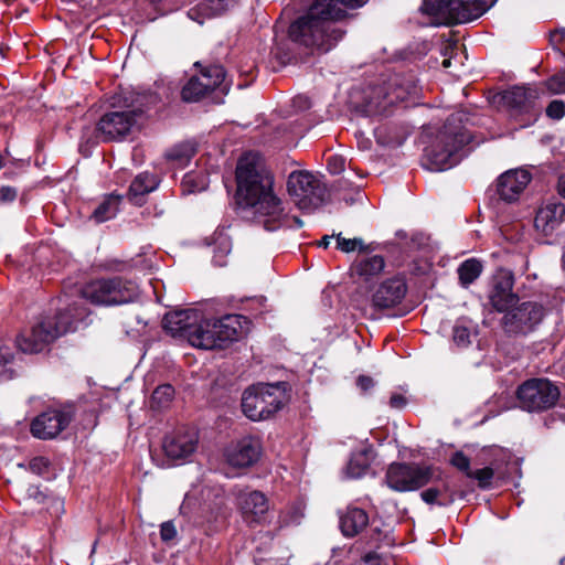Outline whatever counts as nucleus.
Segmentation results:
<instances>
[{"label": "nucleus", "mask_w": 565, "mask_h": 565, "mask_svg": "<svg viewBox=\"0 0 565 565\" xmlns=\"http://www.w3.org/2000/svg\"><path fill=\"white\" fill-rule=\"evenodd\" d=\"M558 36L565 43V32L552 34V41H555V39L558 38Z\"/></svg>", "instance_id": "57"}, {"label": "nucleus", "mask_w": 565, "mask_h": 565, "mask_svg": "<svg viewBox=\"0 0 565 565\" xmlns=\"http://www.w3.org/2000/svg\"><path fill=\"white\" fill-rule=\"evenodd\" d=\"M26 493L29 498L35 500L38 503H44L47 498V494L40 486H30Z\"/></svg>", "instance_id": "49"}, {"label": "nucleus", "mask_w": 565, "mask_h": 565, "mask_svg": "<svg viewBox=\"0 0 565 565\" xmlns=\"http://www.w3.org/2000/svg\"><path fill=\"white\" fill-rule=\"evenodd\" d=\"M516 388H557V386L545 377H533L524 381Z\"/></svg>", "instance_id": "44"}, {"label": "nucleus", "mask_w": 565, "mask_h": 565, "mask_svg": "<svg viewBox=\"0 0 565 565\" xmlns=\"http://www.w3.org/2000/svg\"><path fill=\"white\" fill-rule=\"evenodd\" d=\"M407 405V398L403 394L395 393L390 397V406L395 409H403Z\"/></svg>", "instance_id": "51"}, {"label": "nucleus", "mask_w": 565, "mask_h": 565, "mask_svg": "<svg viewBox=\"0 0 565 565\" xmlns=\"http://www.w3.org/2000/svg\"><path fill=\"white\" fill-rule=\"evenodd\" d=\"M437 478H440V475H437V477L435 476V480H434V481H436V480H437Z\"/></svg>", "instance_id": "64"}, {"label": "nucleus", "mask_w": 565, "mask_h": 565, "mask_svg": "<svg viewBox=\"0 0 565 565\" xmlns=\"http://www.w3.org/2000/svg\"><path fill=\"white\" fill-rule=\"evenodd\" d=\"M136 321L138 324H142V328H145L147 326V322L143 321L142 319H140L138 316H136Z\"/></svg>", "instance_id": "59"}, {"label": "nucleus", "mask_w": 565, "mask_h": 565, "mask_svg": "<svg viewBox=\"0 0 565 565\" xmlns=\"http://www.w3.org/2000/svg\"><path fill=\"white\" fill-rule=\"evenodd\" d=\"M235 2L236 0H203L196 8L189 11V15L195 20L198 15L204 18L218 17L234 7Z\"/></svg>", "instance_id": "31"}, {"label": "nucleus", "mask_w": 565, "mask_h": 565, "mask_svg": "<svg viewBox=\"0 0 565 565\" xmlns=\"http://www.w3.org/2000/svg\"><path fill=\"white\" fill-rule=\"evenodd\" d=\"M452 338L457 345L466 347L470 343V331L463 326H456L454 327Z\"/></svg>", "instance_id": "46"}, {"label": "nucleus", "mask_w": 565, "mask_h": 565, "mask_svg": "<svg viewBox=\"0 0 565 565\" xmlns=\"http://www.w3.org/2000/svg\"><path fill=\"white\" fill-rule=\"evenodd\" d=\"M437 470L433 465L394 461L387 467L385 483L395 492L417 491L434 482Z\"/></svg>", "instance_id": "7"}, {"label": "nucleus", "mask_w": 565, "mask_h": 565, "mask_svg": "<svg viewBox=\"0 0 565 565\" xmlns=\"http://www.w3.org/2000/svg\"><path fill=\"white\" fill-rule=\"evenodd\" d=\"M237 505L247 526L254 529L270 523L269 501L262 491H242L237 495Z\"/></svg>", "instance_id": "17"}, {"label": "nucleus", "mask_w": 565, "mask_h": 565, "mask_svg": "<svg viewBox=\"0 0 565 565\" xmlns=\"http://www.w3.org/2000/svg\"><path fill=\"white\" fill-rule=\"evenodd\" d=\"M539 92L535 87L514 86L502 94V102L509 108L511 116L524 117L521 119V127L535 122L539 116L536 100Z\"/></svg>", "instance_id": "13"}, {"label": "nucleus", "mask_w": 565, "mask_h": 565, "mask_svg": "<svg viewBox=\"0 0 565 565\" xmlns=\"http://www.w3.org/2000/svg\"><path fill=\"white\" fill-rule=\"evenodd\" d=\"M333 236L326 235L322 237V239L319 242V246L327 248L330 244V241Z\"/></svg>", "instance_id": "56"}, {"label": "nucleus", "mask_w": 565, "mask_h": 565, "mask_svg": "<svg viewBox=\"0 0 565 565\" xmlns=\"http://www.w3.org/2000/svg\"><path fill=\"white\" fill-rule=\"evenodd\" d=\"M564 221L565 204L548 202L537 210L534 226L544 235H551Z\"/></svg>", "instance_id": "24"}, {"label": "nucleus", "mask_w": 565, "mask_h": 565, "mask_svg": "<svg viewBox=\"0 0 565 565\" xmlns=\"http://www.w3.org/2000/svg\"><path fill=\"white\" fill-rule=\"evenodd\" d=\"M120 201V195L109 194L105 196L92 213L90 218L97 224L111 220L119 211Z\"/></svg>", "instance_id": "33"}, {"label": "nucleus", "mask_w": 565, "mask_h": 565, "mask_svg": "<svg viewBox=\"0 0 565 565\" xmlns=\"http://www.w3.org/2000/svg\"><path fill=\"white\" fill-rule=\"evenodd\" d=\"M497 0H424L422 10L429 15L448 17L466 23L481 17Z\"/></svg>", "instance_id": "10"}, {"label": "nucleus", "mask_w": 565, "mask_h": 565, "mask_svg": "<svg viewBox=\"0 0 565 565\" xmlns=\"http://www.w3.org/2000/svg\"><path fill=\"white\" fill-rule=\"evenodd\" d=\"M287 218H288L287 223L284 224L281 227H285V226L290 227V226H292V223H295L297 227H301L303 225L302 221L297 216H289L287 214Z\"/></svg>", "instance_id": "53"}, {"label": "nucleus", "mask_w": 565, "mask_h": 565, "mask_svg": "<svg viewBox=\"0 0 565 565\" xmlns=\"http://www.w3.org/2000/svg\"><path fill=\"white\" fill-rule=\"evenodd\" d=\"M157 186V178L149 172H142L132 180L128 191L129 199L136 204H141L142 198L156 190Z\"/></svg>", "instance_id": "30"}, {"label": "nucleus", "mask_w": 565, "mask_h": 565, "mask_svg": "<svg viewBox=\"0 0 565 565\" xmlns=\"http://www.w3.org/2000/svg\"><path fill=\"white\" fill-rule=\"evenodd\" d=\"M75 416L76 405L74 402L50 406L32 420L31 433L35 438L42 440L54 439L70 426Z\"/></svg>", "instance_id": "11"}, {"label": "nucleus", "mask_w": 565, "mask_h": 565, "mask_svg": "<svg viewBox=\"0 0 565 565\" xmlns=\"http://www.w3.org/2000/svg\"><path fill=\"white\" fill-rule=\"evenodd\" d=\"M385 262L380 255L363 256L351 266V275L360 282H367L377 277L384 269Z\"/></svg>", "instance_id": "26"}, {"label": "nucleus", "mask_w": 565, "mask_h": 565, "mask_svg": "<svg viewBox=\"0 0 565 565\" xmlns=\"http://www.w3.org/2000/svg\"><path fill=\"white\" fill-rule=\"evenodd\" d=\"M259 385H260V384H258V385L253 384V385H250L248 388H260V387H259Z\"/></svg>", "instance_id": "63"}, {"label": "nucleus", "mask_w": 565, "mask_h": 565, "mask_svg": "<svg viewBox=\"0 0 565 565\" xmlns=\"http://www.w3.org/2000/svg\"><path fill=\"white\" fill-rule=\"evenodd\" d=\"M493 477L494 469L490 466L477 470H471V472L468 473V478L477 480L478 487L482 490L489 489L491 487Z\"/></svg>", "instance_id": "37"}, {"label": "nucleus", "mask_w": 565, "mask_h": 565, "mask_svg": "<svg viewBox=\"0 0 565 565\" xmlns=\"http://www.w3.org/2000/svg\"><path fill=\"white\" fill-rule=\"evenodd\" d=\"M51 461L49 458L43 456L33 457L29 461V470L38 476H45L49 473Z\"/></svg>", "instance_id": "40"}, {"label": "nucleus", "mask_w": 565, "mask_h": 565, "mask_svg": "<svg viewBox=\"0 0 565 565\" xmlns=\"http://www.w3.org/2000/svg\"><path fill=\"white\" fill-rule=\"evenodd\" d=\"M87 385L92 386V385H95V383L92 381V379H87Z\"/></svg>", "instance_id": "62"}, {"label": "nucleus", "mask_w": 565, "mask_h": 565, "mask_svg": "<svg viewBox=\"0 0 565 565\" xmlns=\"http://www.w3.org/2000/svg\"><path fill=\"white\" fill-rule=\"evenodd\" d=\"M237 195L253 220L273 232L287 223V211L274 191V177L255 152L243 154L236 166Z\"/></svg>", "instance_id": "1"}, {"label": "nucleus", "mask_w": 565, "mask_h": 565, "mask_svg": "<svg viewBox=\"0 0 565 565\" xmlns=\"http://www.w3.org/2000/svg\"><path fill=\"white\" fill-rule=\"evenodd\" d=\"M175 391H151L147 397V404L153 412H162L167 409L174 398Z\"/></svg>", "instance_id": "36"}, {"label": "nucleus", "mask_w": 565, "mask_h": 565, "mask_svg": "<svg viewBox=\"0 0 565 565\" xmlns=\"http://www.w3.org/2000/svg\"><path fill=\"white\" fill-rule=\"evenodd\" d=\"M13 359L10 349L0 345V382L11 380L18 375Z\"/></svg>", "instance_id": "35"}, {"label": "nucleus", "mask_w": 565, "mask_h": 565, "mask_svg": "<svg viewBox=\"0 0 565 565\" xmlns=\"http://www.w3.org/2000/svg\"><path fill=\"white\" fill-rule=\"evenodd\" d=\"M374 458L375 451L372 445L352 451L345 467L347 476L352 479H358L365 476Z\"/></svg>", "instance_id": "28"}, {"label": "nucleus", "mask_w": 565, "mask_h": 565, "mask_svg": "<svg viewBox=\"0 0 565 565\" xmlns=\"http://www.w3.org/2000/svg\"><path fill=\"white\" fill-rule=\"evenodd\" d=\"M143 110L128 106L126 109L105 113L96 125L97 137L104 142L122 141L140 130Z\"/></svg>", "instance_id": "8"}, {"label": "nucleus", "mask_w": 565, "mask_h": 565, "mask_svg": "<svg viewBox=\"0 0 565 565\" xmlns=\"http://www.w3.org/2000/svg\"><path fill=\"white\" fill-rule=\"evenodd\" d=\"M376 384H377V382L373 377L365 376V375L359 376L358 381H356V385L360 388H370V387H373Z\"/></svg>", "instance_id": "52"}, {"label": "nucleus", "mask_w": 565, "mask_h": 565, "mask_svg": "<svg viewBox=\"0 0 565 565\" xmlns=\"http://www.w3.org/2000/svg\"><path fill=\"white\" fill-rule=\"evenodd\" d=\"M546 115L552 119H561L565 116V103L559 99L552 100L547 108Z\"/></svg>", "instance_id": "45"}, {"label": "nucleus", "mask_w": 565, "mask_h": 565, "mask_svg": "<svg viewBox=\"0 0 565 565\" xmlns=\"http://www.w3.org/2000/svg\"><path fill=\"white\" fill-rule=\"evenodd\" d=\"M367 0H315L307 12L289 26L290 39L306 47L328 52L344 32L337 22L344 18L343 7L358 8Z\"/></svg>", "instance_id": "2"}, {"label": "nucleus", "mask_w": 565, "mask_h": 565, "mask_svg": "<svg viewBox=\"0 0 565 565\" xmlns=\"http://www.w3.org/2000/svg\"><path fill=\"white\" fill-rule=\"evenodd\" d=\"M471 139L469 131L462 128H452L450 119H448L431 145L425 149L424 167L430 171H445L457 166L463 157V147Z\"/></svg>", "instance_id": "4"}, {"label": "nucleus", "mask_w": 565, "mask_h": 565, "mask_svg": "<svg viewBox=\"0 0 565 565\" xmlns=\"http://www.w3.org/2000/svg\"><path fill=\"white\" fill-rule=\"evenodd\" d=\"M17 198V190L11 186L0 188V203L12 202Z\"/></svg>", "instance_id": "50"}, {"label": "nucleus", "mask_w": 565, "mask_h": 565, "mask_svg": "<svg viewBox=\"0 0 565 565\" xmlns=\"http://www.w3.org/2000/svg\"><path fill=\"white\" fill-rule=\"evenodd\" d=\"M200 312L193 309L168 312L163 318V328L173 337L184 338L196 348L194 337H200L203 330Z\"/></svg>", "instance_id": "16"}, {"label": "nucleus", "mask_w": 565, "mask_h": 565, "mask_svg": "<svg viewBox=\"0 0 565 565\" xmlns=\"http://www.w3.org/2000/svg\"><path fill=\"white\" fill-rule=\"evenodd\" d=\"M557 192L565 199V173L561 174L557 181Z\"/></svg>", "instance_id": "54"}, {"label": "nucleus", "mask_w": 565, "mask_h": 565, "mask_svg": "<svg viewBox=\"0 0 565 565\" xmlns=\"http://www.w3.org/2000/svg\"><path fill=\"white\" fill-rule=\"evenodd\" d=\"M407 286L402 277H392L376 288L372 296V303L379 309H388L398 305L405 297Z\"/></svg>", "instance_id": "23"}, {"label": "nucleus", "mask_w": 565, "mask_h": 565, "mask_svg": "<svg viewBox=\"0 0 565 565\" xmlns=\"http://www.w3.org/2000/svg\"><path fill=\"white\" fill-rule=\"evenodd\" d=\"M562 265H563V268L565 269V250H564L563 257H562Z\"/></svg>", "instance_id": "61"}, {"label": "nucleus", "mask_w": 565, "mask_h": 565, "mask_svg": "<svg viewBox=\"0 0 565 565\" xmlns=\"http://www.w3.org/2000/svg\"><path fill=\"white\" fill-rule=\"evenodd\" d=\"M463 498V492H457L447 481L433 486L420 492V499L429 505L449 507L456 498Z\"/></svg>", "instance_id": "27"}, {"label": "nucleus", "mask_w": 565, "mask_h": 565, "mask_svg": "<svg viewBox=\"0 0 565 565\" xmlns=\"http://www.w3.org/2000/svg\"><path fill=\"white\" fill-rule=\"evenodd\" d=\"M525 393H529V391H501L500 393H494L489 401L490 412L500 414L503 411L520 407L521 396L519 394Z\"/></svg>", "instance_id": "32"}, {"label": "nucleus", "mask_w": 565, "mask_h": 565, "mask_svg": "<svg viewBox=\"0 0 565 565\" xmlns=\"http://www.w3.org/2000/svg\"><path fill=\"white\" fill-rule=\"evenodd\" d=\"M450 463L459 471L463 472L467 477L471 472L470 458L466 456L461 450L455 451L451 455Z\"/></svg>", "instance_id": "41"}, {"label": "nucleus", "mask_w": 565, "mask_h": 565, "mask_svg": "<svg viewBox=\"0 0 565 565\" xmlns=\"http://www.w3.org/2000/svg\"><path fill=\"white\" fill-rule=\"evenodd\" d=\"M194 154V148L189 145L180 146L168 153V158L175 161H189Z\"/></svg>", "instance_id": "43"}, {"label": "nucleus", "mask_w": 565, "mask_h": 565, "mask_svg": "<svg viewBox=\"0 0 565 565\" xmlns=\"http://www.w3.org/2000/svg\"><path fill=\"white\" fill-rule=\"evenodd\" d=\"M205 185V177L195 172L186 173L182 180V186L189 192L202 191Z\"/></svg>", "instance_id": "38"}, {"label": "nucleus", "mask_w": 565, "mask_h": 565, "mask_svg": "<svg viewBox=\"0 0 565 565\" xmlns=\"http://www.w3.org/2000/svg\"><path fill=\"white\" fill-rule=\"evenodd\" d=\"M86 316V308L81 303L73 302L55 317H45L33 326L29 333L18 337V348L24 353H39L58 337L76 330L77 323L82 322Z\"/></svg>", "instance_id": "3"}, {"label": "nucleus", "mask_w": 565, "mask_h": 565, "mask_svg": "<svg viewBox=\"0 0 565 565\" xmlns=\"http://www.w3.org/2000/svg\"><path fill=\"white\" fill-rule=\"evenodd\" d=\"M156 388L161 390V388H172V387L170 384L163 383V384H159Z\"/></svg>", "instance_id": "58"}, {"label": "nucleus", "mask_w": 565, "mask_h": 565, "mask_svg": "<svg viewBox=\"0 0 565 565\" xmlns=\"http://www.w3.org/2000/svg\"><path fill=\"white\" fill-rule=\"evenodd\" d=\"M369 524V514L360 508H348L340 518V529L344 536L358 535Z\"/></svg>", "instance_id": "29"}, {"label": "nucleus", "mask_w": 565, "mask_h": 565, "mask_svg": "<svg viewBox=\"0 0 565 565\" xmlns=\"http://www.w3.org/2000/svg\"><path fill=\"white\" fill-rule=\"evenodd\" d=\"M417 94L418 85L414 74H394L386 86L379 89L376 97H371L367 102L366 111L370 115H387L390 107Z\"/></svg>", "instance_id": "9"}, {"label": "nucleus", "mask_w": 565, "mask_h": 565, "mask_svg": "<svg viewBox=\"0 0 565 565\" xmlns=\"http://www.w3.org/2000/svg\"><path fill=\"white\" fill-rule=\"evenodd\" d=\"M263 454L262 443L253 436H245L225 449L226 462L237 469L253 467Z\"/></svg>", "instance_id": "20"}, {"label": "nucleus", "mask_w": 565, "mask_h": 565, "mask_svg": "<svg viewBox=\"0 0 565 565\" xmlns=\"http://www.w3.org/2000/svg\"><path fill=\"white\" fill-rule=\"evenodd\" d=\"M531 181V174L523 169H513L502 173L497 181V192L505 202L519 200Z\"/></svg>", "instance_id": "22"}, {"label": "nucleus", "mask_w": 565, "mask_h": 565, "mask_svg": "<svg viewBox=\"0 0 565 565\" xmlns=\"http://www.w3.org/2000/svg\"><path fill=\"white\" fill-rule=\"evenodd\" d=\"M513 275L508 270H500L493 278L489 300L498 312H504L519 301L513 289Z\"/></svg>", "instance_id": "21"}, {"label": "nucleus", "mask_w": 565, "mask_h": 565, "mask_svg": "<svg viewBox=\"0 0 565 565\" xmlns=\"http://www.w3.org/2000/svg\"><path fill=\"white\" fill-rule=\"evenodd\" d=\"M284 405V399L277 396L275 391H244L242 395V411L254 422L269 418Z\"/></svg>", "instance_id": "14"}, {"label": "nucleus", "mask_w": 565, "mask_h": 565, "mask_svg": "<svg viewBox=\"0 0 565 565\" xmlns=\"http://www.w3.org/2000/svg\"><path fill=\"white\" fill-rule=\"evenodd\" d=\"M266 388H276V390H279V388H287L286 387V383L285 382H275V383H268L266 384Z\"/></svg>", "instance_id": "55"}, {"label": "nucleus", "mask_w": 565, "mask_h": 565, "mask_svg": "<svg viewBox=\"0 0 565 565\" xmlns=\"http://www.w3.org/2000/svg\"><path fill=\"white\" fill-rule=\"evenodd\" d=\"M250 321L242 315H225L218 319H204L200 337H194L196 348L222 349L239 341L249 331Z\"/></svg>", "instance_id": "5"}, {"label": "nucleus", "mask_w": 565, "mask_h": 565, "mask_svg": "<svg viewBox=\"0 0 565 565\" xmlns=\"http://www.w3.org/2000/svg\"><path fill=\"white\" fill-rule=\"evenodd\" d=\"M544 315V307L539 302H516L504 311L502 326L510 334H527L542 322Z\"/></svg>", "instance_id": "12"}, {"label": "nucleus", "mask_w": 565, "mask_h": 565, "mask_svg": "<svg viewBox=\"0 0 565 565\" xmlns=\"http://www.w3.org/2000/svg\"><path fill=\"white\" fill-rule=\"evenodd\" d=\"M443 66L446 67V68L449 67L450 66V60L449 58L444 60Z\"/></svg>", "instance_id": "60"}, {"label": "nucleus", "mask_w": 565, "mask_h": 565, "mask_svg": "<svg viewBox=\"0 0 565 565\" xmlns=\"http://www.w3.org/2000/svg\"><path fill=\"white\" fill-rule=\"evenodd\" d=\"M83 297L98 306H119L135 301L139 297V287L121 277L96 279L82 290Z\"/></svg>", "instance_id": "6"}, {"label": "nucleus", "mask_w": 565, "mask_h": 565, "mask_svg": "<svg viewBox=\"0 0 565 565\" xmlns=\"http://www.w3.org/2000/svg\"><path fill=\"white\" fill-rule=\"evenodd\" d=\"M225 70L222 65L204 67L200 75L192 76L182 88V99L198 102L209 92L221 86L225 79Z\"/></svg>", "instance_id": "19"}, {"label": "nucleus", "mask_w": 565, "mask_h": 565, "mask_svg": "<svg viewBox=\"0 0 565 565\" xmlns=\"http://www.w3.org/2000/svg\"><path fill=\"white\" fill-rule=\"evenodd\" d=\"M337 247L344 252L350 253L356 248H363V241L361 238H344L341 234L337 235Z\"/></svg>", "instance_id": "42"}, {"label": "nucleus", "mask_w": 565, "mask_h": 565, "mask_svg": "<svg viewBox=\"0 0 565 565\" xmlns=\"http://www.w3.org/2000/svg\"><path fill=\"white\" fill-rule=\"evenodd\" d=\"M327 168L330 173L339 174L344 171L345 168V159L339 154H331L327 159Z\"/></svg>", "instance_id": "47"}, {"label": "nucleus", "mask_w": 565, "mask_h": 565, "mask_svg": "<svg viewBox=\"0 0 565 565\" xmlns=\"http://www.w3.org/2000/svg\"><path fill=\"white\" fill-rule=\"evenodd\" d=\"M545 86L552 94H565V68L551 76Z\"/></svg>", "instance_id": "39"}, {"label": "nucleus", "mask_w": 565, "mask_h": 565, "mask_svg": "<svg viewBox=\"0 0 565 565\" xmlns=\"http://www.w3.org/2000/svg\"><path fill=\"white\" fill-rule=\"evenodd\" d=\"M519 396L520 408L530 413L546 411L562 398L561 391H529Z\"/></svg>", "instance_id": "25"}, {"label": "nucleus", "mask_w": 565, "mask_h": 565, "mask_svg": "<svg viewBox=\"0 0 565 565\" xmlns=\"http://www.w3.org/2000/svg\"><path fill=\"white\" fill-rule=\"evenodd\" d=\"M481 271H482V265L479 260H477L475 258L465 260L458 267V276H459L460 284L463 287H468L480 276Z\"/></svg>", "instance_id": "34"}, {"label": "nucleus", "mask_w": 565, "mask_h": 565, "mask_svg": "<svg viewBox=\"0 0 565 565\" xmlns=\"http://www.w3.org/2000/svg\"><path fill=\"white\" fill-rule=\"evenodd\" d=\"M198 443L199 430L194 426L180 425L164 436L162 448L169 459L180 460L191 456Z\"/></svg>", "instance_id": "18"}, {"label": "nucleus", "mask_w": 565, "mask_h": 565, "mask_svg": "<svg viewBox=\"0 0 565 565\" xmlns=\"http://www.w3.org/2000/svg\"><path fill=\"white\" fill-rule=\"evenodd\" d=\"M287 189L301 207L317 205L323 200V185L308 171L291 172L288 177Z\"/></svg>", "instance_id": "15"}, {"label": "nucleus", "mask_w": 565, "mask_h": 565, "mask_svg": "<svg viewBox=\"0 0 565 565\" xmlns=\"http://www.w3.org/2000/svg\"><path fill=\"white\" fill-rule=\"evenodd\" d=\"M160 537L166 543L177 537V529L173 521H166L160 525Z\"/></svg>", "instance_id": "48"}]
</instances>
